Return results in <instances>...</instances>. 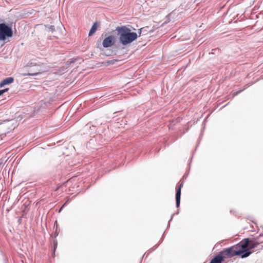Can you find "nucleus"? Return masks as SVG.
<instances>
[{
    "label": "nucleus",
    "mask_w": 263,
    "mask_h": 263,
    "mask_svg": "<svg viewBox=\"0 0 263 263\" xmlns=\"http://www.w3.org/2000/svg\"><path fill=\"white\" fill-rule=\"evenodd\" d=\"M57 242H54V250H55L56 248H57Z\"/></svg>",
    "instance_id": "nucleus-13"
},
{
    "label": "nucleus",
    "mask_w": 263,
    "mask_h": 263,
    "mask_svg": "<svg viewBox=\"0 0 263 263\" xmlns=\"http://www.w3.org/2000/svg\"><path fill=\"white\" fill-rule=\"evenodd\" d=\"M13 81L14 79L12 77L7 78L0 83V87H2L7 84H11L13 82Z\"/></svg>",
    "instance_id": "nucleus-8"
},
{
    "label": "nucleus",
    "mask_w": 263,
    "mask_h": 263,
    "mask_svg": "<svg viewBox=\"0 0 263 263\" xmlns=\"http://www.w3.org/2000/svg\"><path fill=\"white\" fill-rule=\"evenodd\" d=\"M233 249L234 248H231L230 247L227 248H225L221 251L218 252L219 255L222 258V260L223 261V263H227V259H230L235 256H237L239 253L238 252L236 251Z\"/></svg>",
    "instance_id": "nucleus-3"
},
{
    "label": "nucleus",
    "mask_w": 263,
    "mask_h": 263,
    "mask_svg": "<svg viewBox=\"0 0 263 263\" xmlns=\"http://www.w3.org/2000/svg\"><path fill=\"white\" fill-rule=\"evenodd\" d=\"M98 26V24L97 22H95L93 23V25L92 26V27L89 31V36L92 35L97 31Z\"/></svg>",
    "instance_id": "nucleus-10"
},
{
    "label": "nucleus",
    "mask_w": 263,
    "mask_h": 263,
    "mask_svg": "<svg viewBox=\"0 0 263 263\" xmlns=\"http://www.w3.org/2000/svg\"><path fill=\"white\" fill-rule=\"evenodd\" d=\"M210 263H223L222 260V258L218 253L212 259Z\"/></svg>",
    "instance_id": "nucleus-9"
},
{
    "label": "nucleus",
    "mask_w": 263,
    "mask_h": 263,
    "mask_svg": "<svg viewBox=\"0 0 263 263\" xmlns=\"http://www.w3.org/2000/svg\"><path fill=\"white\" fill-rule=\"evenodd\" d=\"M40 73H41V72H34V73H28L27 74H24V76H36Z\"/></svg>",
    "instance_id": "nucleus-11"
},
{
    "label": "nucleus",
    "mask_w": 263,
    "mask_h": 263,
    "mask_svg": "<svg viewBox=\"0 0 263 263\" xmlns=\"http://www.w3.org/2000/svg\"><path fill=\"white\" fill-rule=\"evenodd\" d=\"M183 186V182H181L178 187L177 189L176 193V206L178 208L180 205V196H181V190Z\"/></svg>",
    "instance_id": "nucleus-7"
},
{
    "label": "nucleus",
    "mask_w": 263,
    "mask_h": 263,
    "mask_svg": "<svg viewBox=\"0 0 263 263\" xmlns=\"http://www.w3.org/2000/svg\"><path fill=\"white\" fill-rule=\"evenodd\" d=\"M13 31L11 28L4 23L0 24V40L4 41L6 37H12Z\"/></svg>",
    "instance_id": "nucleus-4"
},
{
    "label": "nucleus",
    "mask_w": 263,
    "mask_h": 263,
    "mask_svg": "<svg viewBox=\"0 0 263 263\" xmlns=\"http://www.w3.org/2000/svg\"><path fill=\"white\" fill-rule=\"evenodd\" d=\"M116 42V37L114 35H109L105 37L102 42V46L108 48L113 46Z\"/></svg>",
    "instance_id": "nucleus-5"
},
{
    "label": "nucleus",
    "mask_w": 263,
    "mask_h": 263,
    "mask_svg": "<svg viewBox=\"0 0 263 263\" xmlns=\"http://www.w3.org/2000/svg\"><path fill=\"white\" fill-rule=\"evenodd\" d=\"M261 242L259 241V237L250 240L249 239V245L248 247V251H251L253 249L257 247Z\"/></svg>",
    "instance_id": "nucleus-6"
},
{
    "label": "nucleus",
    "mask_w": 263,
    "mask_h": 263,
    "mask_svg": "<svg viewBox=\"0 0 263 263\" xmlns=\"http://www.w3.org/2000/svg\"><path fill=\"white\" fill-rule=\"evenodd\" d=\"M9 90V88H6V89H3V90H0V96L3 95V93H4L5 92L8 91Z\"/></svg>",
    "instance_id": "nucleus-12"
},
{
    "label": "nucleus",
    "mask_w": 263,
    "mask_h": 263,
    "mask_svg": "<svg viewBox=\"0 0 263 263\" xmlns=\"http://www.w3.org/2000/svg\"><path fill=\"white\" fill-rule=\"evenodd\" d=\"M249 245V238H246L242 240L236 245L231 247L234 248V250L239 252L237 255L241 254V258H245L249 256L252 251H248V247Z\"/></svg>",
    "instance_id": "nucleus-2"
},
{
    "label": "nucleus",
    "mask_w": 263,
    "mask_h": 263,
    "mask_svg": "<svg viewBox=\"0 0 263 263\" xmlns=\"http://www.w3.org/2000/svg\"><path fill=\"white\" fill-rule=\"evenodd\" d=\"M116 30L119 36L120 43L123 46L132 43L137 39V33L131 32L130 29L126 26L118 27Z\"/></svg>",
    "instance_id": "nucleus-1"
}]
</instances>
